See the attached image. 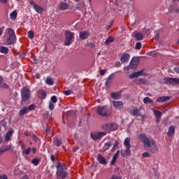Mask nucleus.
Here are the masks:
<instances>
[{"label": "nucleus", "instance_id": "obj_36", "mask_svg": "<svg viewBox=\"0 0 179 179\" xmlns=\"http://www.w3.org/2000/svg\"><path fill=\"white\" fill-rule=\"evenodd\" d=\"M101 129H103V131H109V123H105L103 124H102L101 126Z\"/></svg>", "mask_w": 179, "mask_h": 179}, {"label": "nucleus", "instance_id": "obj_10", "mask_svg": "<svg viewBox=\"0 0 179 179\" xmlns=\"http://www.w3.org/2000/svg\"><path fill=\"white\" fill-rule=\"evenodd\" d=\"M145 72V69H142L141 71L134 72L132 74H131L129 78V79H134L135 78H139V76H146V73H143Z\"/></svg>", "mask_w": 179, "mask_h": 179}, {"label": "nucleus", "instance_id": "obj_8", "mask_svg": "<svg viewBox=\"0 0 179 179\" xmlns=\"http://www.w3.org/2000/svg\"><path fill=\"white\" fill-rule=\"evenodd\" d=\"M106 135H107V132L106 131H101L99 133H91L90 136L92 139H93V141H97V139H101V138H103V136H106Z\"/></svg>", "mask_w": 179, "mask_h": 179}, {"label": "nucleus", "instance_id": "obj_21", "mask_svg": "<svg viewBox=\"0 0 179 179\" xmlns=\"http://www.w3.org/2000/svg\"><path fill=\"white\" fill-rule=\"evenodd\" d=\"M60 10H66L69 8V4L65 2H61L59 5Z\"/></svg>", "mask_w": 179, "mask_h": 179}, {"label": "nucleus", "instance_id": "obj_28", "mask_svg": "<svg viewBox=\"0 0 179 179\" xmlns=\"http://www.w3.org/2000/svg\"><path fill=\"white\" fill-rule=\"evenodd\" d=\"M134 37L136 41H142L143 40V35L139 32L136 33Z\"/></svg>", "mask_w": 179, "mask_h": 179}, {"label": "nucleus", "instance_id": "obj_7", "mask_svg": "<svg viewBox=\"0 0 179 179\" xmlns=\"http://www.w3.org/2000/svg\"><path fill=\"white\" fill-rule=\"evenodd\" d=\"M165 85H179V79L176 78H164Z\"/></svg>", "mask_w": 179, "mask_h": 179}, {"label": "nucleus", "instance_id": "obj_45", "mask_svg": "<svg viewBox=\"0 0 179 179\" xmlns=\"http://www.w3.org/2000/svg\"><path fill=\"white\" fill-rule=\"evenodd\" d=\"M142 48V43L141 42H137L136 44V50H141Z\"/></svg>", "mask_w": 179, "mask_h": 179}, {"label": "nucleus", "instance_id": "obj_4", "mask_svg": "<svg viewBox=\"0 0 179 179\" xmlns=\"http://www.w3.org/2000/svg\"><path fill=\"white\" fill-rule=\"evenodd\" d=\"M8 38H7V43L9 45H13L16 43V34L15 30L12 28H8Z\"/></svg>", "mask_w": 179, "mask_h": 179}, {"label": "nucleus", "instance_id": "obj_12", "mask_svg": "<svg viewBox=\"0 0 179 179\" xmlns=\"http://www.w3.org/2000/svg\"><path fill=\"white\" fill-rule=\"evenodd\" d=\"M12 149V145H1L0 148V156H2L5 152H8V150H10Z\"/></svg>", "mask_w": 179, "mask_h": 179}, {"label": "nucleus", "instance_id": "obj_17", "mask_svg": "<svg viewBox=\"0 0 179 179\" xmlns=\"http://www.w3.org/2000/svg\"><path fill=\"white\" fill-rule=\"evenodd\" d=\"M38 99H44L47 97V92L44 90H40L37 91Z\"/></svg>", "mask_w": 179, "mask_h": 179}, {"label": "nucleus", "instance_id": "obj_40", "mask_svg": "<svg viewBox=\"0 0 179 179\" xmlns=\"http://www.w3.org/2000/svg\"><path fill=\"white\" fill-rule=\"evenodd\" d=\"M146 80H143V78H138L137 80V85H145Z\"/></svg>", "mask_w": 179, "mask_h": 179}, {"label": "nucleus", "instance_id": "obj_43", "mask_svg": "<svg viewBox=\"0 0 179 179\" xmlns=\"http://www.w3.org/2000/svg\"><path fill=\"white\" fill-rule=\"evenodd\" d=\"M64 94H65V96H71V94H73V92L72 90H66L64 92Z\"/></svg>", "mask_w": 179, "mask_h": 179}, {"label": "nucleus", "instance_id": "obj_6", "mask_svg": "<svg viewBox=\"0 0 179 179\" xmlns=\"http://www.w3.org/2000/svg\"><path fill=\"white\" fill-rule=\"evenodd\" d=\"M21 97L22 101H27L31 97L30 90L26 87H22L21 90Z\"/></svg>", "mask_w": 179, "mask_h": 179}, {"label": "nucleus", "instance_id": "obj_56", "mask_svg": "<svg viewBox=\"0 0 179 179\" xmlns=\"http://www.w3.org/2000/svg\"><path fill=\"white\" fill-rule=\"evenodd\" d=\"M0 179H8V176H6V175H0Z\"/></svg>", "mask_w": 179, "mask_h": 179}, {"label": "nucleus", "instance_id": "obj_23", "mask_svg": "<svg viewBox=\"0 0 179 179\" xmlns=\"http://www.w3.org/2000/svg\"><path fill=\"white\" fill-rule=\"evenodd\" d=\"M108 111V106H99L97 108L96 113H107Z\"/></svg>", "mask_w": 179, "mask_h": 179}, {"label": "nucleus", "instance_id": "obj_9", "mask_svg": "<svg viewBox=\"0 0 179 179\" xmlns=\"http://www.w3.org/2000/svg\"><path fill=\"white\" fill-rule=\"evenodd\" d=\"M29 3L33 6V8L34 9L35 11H36L37 13H43V12H44V8H43L41 6L37 5L34 2V1L30 0Z\"/></svg>", "mask_w": 179, "mask_h": 179}, {"label": "nucleus", "instance_id": "obj_46", "mask_svg": "<svg viewBox=\"0 0 179 179\" xmlns=\"http://www.w3.org/2000/svg\"><path fill=\"white\" fill-rule=\"evenodd\" d=\"M50 100H51V103H57V101H58V99H57V96H52L51 98H50Z\"/></svg>", "mask_w": 179, "mask_h": 179}, {"label": "nucleus", "instance_id": "obj_22", "mask_svg": "<svg viewBox=\"0 0 179 179\" xmlns=\"http://www.w3.org/2000/svg\"><path fill=\"white\" fill-rule=\"evenodd\" d=\"M3 82V77L0 76V89H9V85Z\"/></svg>", "mask_w": 179, "mask_h": 179}, {"label": "nucleus", "instance_id": "obj_15", "mask_svg": "<svg viewBox=\"0 0 179 179\" xmlns=\"http://www.w3.org/2000/svg\"><path fill=\"white\" fill-rule=\"evenodd\" d=\"M129 58L131 56L128 53H123L122 56L120 58V61L122 64H125V62H128L129 61Z\"/></svg>", "mask_w": 179, "mask_h": 179}, {"label": "nucleus", "instance_id": "obj_54", "mask_svg": "<svg viewBox=\"0 0 179 179\" xmlns=\"http://www.w3.org/2000/svg\"><path fill=\"white\" fill-rule=\"evenodd\" d=\"M45 132L46 135H48V134H50L51 132V129H50L49 127H47Z\"/></svg>", "mask_w": 179, "mask_h": 179}, {"label": "nucleus", "instance_id": "obj_48", "mask_svg": "<svg viewBox=\"0 0 179 179\" xmlns=\"http://www.w3.org/2000/svg\"><path fill=\"white\" fill-rule=\"evenodd\" d=\"M117 159H118L117 157L113 156L110 162V164L112 165L115 164V162H117Z\"/></svg>", "mask_w": 179, "mask_h": 179}, {"label": "nucleus", "instance_id": "obj_1", "mask_svg": "<svg viewBox=\"0 0 179 179\" xmlns=\"http://www.w3.org/2000/svg\"><path fill=\"white\" fill-rule=\"evenodd\" d=\"M138 138L143 142L146 148H149V150L152 152V153H157L159 151V148L157 147V145H156V143L153 141H150L149 138L146 136V134H140L138 136Z\"/></svg>", "mask_w": 179, "mask_h": 179}, {"label": "nucleus", "instance_id": "obj_50", "mask_svg": "<svg viewBox=\"0 0 179 179\" xmlns=\"http://www.w3.org/2000/svg\"><path fill=\"white\" fill-rule=\"evenodd\" d=\"M112 27H113V21L110 22L109 24L106 26V30H110V29H111Z\"/></svg>", "mask_w": 179, "mask_h": 179}, {"label": "nucleus", "instance_id": "obj_41", "mask_svg": "<svg viewBox=\"0 0 179 179\" xmlns=\"http://www.w3.org/2000/svg\"><path fill=\"white\" fill-rule=\"evenodd\" d=\"M98 114L101 117H110V115H111L110 113H98Z\"/></svg>", "mask_w": 179, "mask_h": 179}, {"label": "nucleus", "instance_id": "obj_2", "mask_svg": "<svg viewBox=\"0 0 179 179\" xmlns=\"http://www.w3.org/2000/svg\"><path fill=\"white\" fill-rule=\"evenodd\" d=\"M57 176L59 178L64 179L68 176V172L66 170V165L61 162H57Z\"/></svg>", "mask_w": 179, "mask_h": 179}, {"label": "nucleus", "instance_id": "obj_30", "mask_svg": "<svg viewBox=\"0 0 179 179\" xmlns=\"http://www.w3.org/2000/svg\"><path fill=\"white\" fill-rule=\"evenodd\" d=\"M13 135V129L9 130L7 134H6V141H10V138Z\"/></svg>", "mask_w": 179, "mask_h": 179}, {"label": "nucleus", "instance_id": "obj_44", "mask_svg": "<svg viewBox=\"0 0 179 179\" xmlns=\"http://www.w3.org/2000/svg\"><path fill=\"white\" fill-rule=\"evenodd\" d=\"M110 83H111V76H109L105 83L106 87H108V85H110Z\"/></svg>", "mask_w": 179, "mask_h": 179}, {"label": "nucleus", "instance_id": "obj_60", "mask_svg": "<svg viewBox=\"0 0 179 179\" xmlns=\"http://www.w3.org/2000/svg\"><path fill=\"white\" fill-rule=\"evenodd\" d=\"M113 156L118 158V156H120V150H117V152Z\"/></svg>", "mask_w": 179, "mask_h": 179}, {"label": "nucleus", "instance_id": "obj_13", "mask_svg": "<svg viewBox=\"0 0 179 179\" xmlns=\"http://www.w3.org/2000/svg\"><path fill=\"white\" fill-rule=\"evenodd\" d=\"M36 110V106L34 104H31L29 107H23L20 113H27V111H34Z\"/></svg>", "mask_w": 179, "mask_h": 179}, {"label": "nucleus", "instance_id": "obj_63", "mask_svg": "<svg viewBox=\"0 0 179 179\" xmlns=\"http://www.w3.org/2000/svg\"><path fill=\"white\" fill-rule=\"evenodd\" d=\"M77 150H79V147L73 148V152H76Z\"/></svg>", "mask_w": 179, "mask_h": 179}, {"label": "nucleus", "instance_id": "obj_37", "mask_svg": "<svg viewBox=\"0 0 179 179\" xmlns=\"http://www.w3.org/2000/svg\"><path fill=\"white\" fill-rule=\"evenodd\" d=\"M27 36L31 40H33V38H34V32L30 30L28 31Z\"/></svg>", "mask_w": 179, "mask_h": 179}, {"label": "nucleus", "instance_id": "obj_25", "mask_svg": "<svg viewBox=\"0 0 179 179\" xmlns=\"http://www.w3.org/2000/svg\"><path fill=\"white\" fill-rule=\"evenodd\" d=\"M97 159H98V162L101 164H107V161L106 160V157H103L101 155L99 154Z\"/></svg>", "mask_w": 179, "mask_h": 179}, {"label": "nucleus", "instance_id": "obj_52", "mask_svg": "<svg viewBox=\"0 0 179 179\" xmlns=\"http://www.w3.org/2000/svg\"><path fill=\"white\" fill-rule=\"evenodd\" d=\"M5 31V27H0V36H2V34L3 33V31Z\"/></svg>", "mask_w": 179, "mask_h": 179}, {"label": "nucleus", "instance_id": "obj_11", "mask_svg": "<svg viewBox=\"0 0 179 179\" xmlns=\"http://www.w3.org/2000/svg\"><path fill=\"white\" fill-rule=\"evenodd\" d=\"M139 65V57H134L132 58L131 61L130 62V68L131 69H134L136 66Z\"/></svg>", "mask_w": 179, "mask_h": 179}, {"label": "nucleus", "instance_id": "obj_55", "mask_svg": "<svg viewBox=\"0 0 179 179\" xmlns=\"http://www.w3.org/2000/svg\"><path fill=\"white\" fill-rule=\"evenodd\" d=\"M115 66H116L117 68H119V66H121V62H120L119 61L116 62L115 63Z\"/></svg>", "mask_w": 179, "mask_h": 179}, {"label": "nucleus", "instance_id": "obj_62", "mask_svg": "<svg viewBox=\"0 0 179 179\" xmlns=\"http://www.w3.org/2000/svg\"><path fill=\"white\" fill-rule=\"evenodd\" d=\"M174 71L176 72V73H179V67H175Z\"/></svg>", "mask_w": 179, "mask_h": 179}, {"label": "nucleus", "instance_id": "obj_35", "mask_svg": "<svg viewBox=\"0 0 179 179\" xmlns=\"http://www.w3.org/2000/svg\"><path fill=\"white\" fill-rule=\"evenodd\" d=\"M86 139H87V136H83L79 139V143L80 145H85L86 143Z\"/></svg>", "mask_w": 179, "mask_h": 179}, {"label": "nucleus", "instance_id": "obj_26", "mask_svg": "<svg viewBox=\"0 0 179 179\" xmlns=\"http://www.w3.org/2000/svg\"><path fill=\"white\" fill-rule=\"evenodd\" d=\"M118 129V124L116 123H109V131H117Z\"/></svg>", "mask_w": 179, "mask_h": 179}, {"label": "nucleus", "instance_id": "obj_49", "mask_svg": "<svg viewBox=\"0 0 179 179\" xmlns=\"http://www.w3.org/2000/svg\"><path fill=\"white\" fill-rule=\"evenodd\" d=\"M54 108H55L54 103L50 102V103H49V109L52 110H54Z\"/></svg>", "mask_w": 179, "mask_h": 179}, {"label": "nucleus", "instance_id": "obj_14", "mask_svg": "<svg viewBox=\"0 0 179 179\" xmlns=\"http://www.w3.org/2000/svg\"><path fill=\"white\" fill-rule=\"evenodd\" d=\"M113 106L117 110H122L124 108V103L122 101H114L113 102Z\"/></svg>", "mask_w": 179, "mask_h": 179}, {"label": "nucleus", "instance_id": "obj_5", "mask_svg": "<svg viewBox=\"0 0 179 179\" xmlns=\"http://www.w3.org/2000/svg\"><path fill=\"white\" fill-rule=\"evenodd\" d=\"M65 38L66 41L64 42V45L69 47L70 44H72V43L75 41V34L71 31H67L65 34Z\"/></svg>", "mask_w": 179, "mask_h": 179}, {"label": "nucleus", "instance_id": "obj_53", "mask_svg": "<svg viewBox=\"0 0 179 179\" xmlns=\"http://www.w3.org/2000/svg\"><path fill=\"white\" fill-rule=\"evenodd\" d=\"M131 114L134 117H139V115H141V113H131Z\"/></svg>", "mask_w": 179, "mask_h": 179}, {"label": "nucleus", "instance_id": "obj_47", "mask_svg": "<svg viewBox=\"0 0 179 179\" xmlns=\"http://www.w3.org/2000/svg\"><path fill=\"white\" fill-rule=\"evenodd\" d=\"M104 146L106 148V149H108V148L113 146V143L111 141L107 142L105 143Z\"/></svg>", "mask_w": 179, "mask_h": 179}, {"label": "nucleus", "instance_id": "obj_38", "mask_svg": "<svg viewBox=\"0 0 179 179\" xmlns=\"http://www.w3.org/2000/svg\"><path fill=\"white\" fill-rule=\"evenodd\" d=\"M31 152V148H28L22 150V155H30Z\"/></svg>", "mask_w": 179, "mask_h": 179}, {"label": "nucleus", "instance_id": "obj_31", "mask_svg": "<svg viewBox=\"0 0 179 179\" xmlns=\"http://www.w3.org/2000/svg\"><path fill=\"white\" fill-rule=\"evenodd\" d=\"M162 114L163 113H155L157 124H160V118H162Z\"/></svg>", "mask_w": 179, "mask_h": 179}, {"label": "nucleus", "instance_id": "obj_59", "mask_svg": "<svg viewBox=\"0 0 179 179\" xmlns=\"http://www.w3.org/2000/svg\"><path fill=\"white\" fill-rule=\"evenodd\" d=\"M50 159H51L52 162H55V157H54V155H50Z\"/></svg>", "mask_w": 179, "mask_h": 179}, {"label": "nucleus", "instance_id": "obj_18", "mask_svg": "<svg viewBox=\"0 0 179 179\" xmlns=\"http://www.w3.org/2000/svg\"><path fill=\"white\" fill-rule=\"evenodd\" d=\"M89 36H90V34L87 31H81L79 34L80 40H87Z\"/></svg>", "mask_w": 179, "mask_h": 179}, {"label": "nucleus", "instance_id": "obj_16", "mask_svg": "<svg viewBox=\"0 0 179 179\" xmlns=\"http://www.w3.org/2000/svg\"><path fill=\"white\" fill-rule=\"evenodd\" d=\"M53 145L57 146V148H59V146L62 145V140L59 139V138H58V136L54 137Z\"/></svg>", "mask_w": 179, "mask_h": 179}, {"label": "nucleus", "instance_id": "obj_32", "mask_svg": "<svg viewBox=\"0 0 179 179\" xmlns=\"http://www.w3.org/2000/svg\"><path fill=\"white\" fill-rule=\"evenodd\" d=\"M144 104H153V100L150 99V97L147 96L145 97L143 99Z\"/></svg>", "mask_w": 179, "mask_h": 179}, {"label": "nucleus", "instance_id": "obj_27", "mask_svg": "<svg viewBox=\"0 0 179 179\" xmlns=\"http://www.w3.org/2000/svg\"><path fill=\"white\" fill-rule=\"evenodd\" d=\"M17 17V11L15 10L10 13V20H16Z\"/></svg>", "mask_w": 179, "mask_h": 179}, {"label": "nucleus", "instance_id": "obj_42", "mask_svg": "<svg viewBox=\"0 0 179 179\" xmlns=\"http://www.w3.org/2000/svg\"><path fill=\"white\" fill-rule=\"evenodd\" d=\"M6 125H8V122H6V121L5 120H1L0 122V127H3V128H6Z\"/></svg>", "mask_w": 179, "mask_h": 179}, {"label": "nucleus", "instance_id": "obj_58", "mask_svg": "<svg viewBox=\"0 0 179 179\" xmlns=\"http://www.w3.org/2000/svg\"><path fill=\"white\" fill-rule=\"evenodd\" d=\"M32 139H34L35 141H37V140L38 139V138L37 137V136H36V134H34L32 136Z\"/></svg>", "mask_w": 179, "mask_h": 179}, {"label": "nucleus", "instance_id": "obj_3", "mask_svg": "<svg viewBox=\"0 0 179 179\" xmlns=\"http://www.w3.org/2000/svg\"><path fill=\"white\" fill-rule=\"evenodd\" d=\"M124 145L126 150L120 151L121 156H122V157H128V156H131V138H126L124 141Z\"/></svg>", "mask_w": 179, "mask_h": 179}, {"label": "nucleus", "instance_id": "obj_64", "mask_svg": "<svg viewBox=\"0 0 179 179\" xmlns=\"http://www.w3.org/2000/svg\"><path fill=\"white\" fill-rule=\"evenodd\" d=\"M73 138H74V139H78V138H79V136L78 135V134H74V135H73Z\"/></svg>", "mask_w": 179, "mask_h": 179}, {"label": "nucleus", "instance_id": "obj_19", "mask_svg": "<svg viewBox=\"0 0 179 179\" xmlns=\"http://www.w3.org/2000/svg\"><path fill=\"white\" fill-rule=\"evenodd\" d=\"M170 100V96H159L156 99L157 103H166Z\"/></svg>", "mask_w": 179, "mask_h": 179}, {"label": "nucleus", "instance_id": "obj_29", "mask_svg": "<svg viewBox=\"0 0 179 179\" xmlns=\"http://www.w3.org/2000/svg\"><path fill=\"white\" fill-rule=\"evenodd\" d=\"M115 38L113 36H109L105 41V45H110L111 43H114L115 41Z\"/></svg>", "mask_w": 179, "mask_h": 179}, {"label": "nucleus", "instance_id": "obj_57", "mask_svg": "<svg viewBox=\"0 0 179 179\" xmlns=\"http://www.w3.org/2000/svg\"><path fill=\"white\" fill-rule=\"evenodd\" d=\"M100 75L101 76H104L106 75V70H101Z\"/></svg>", "mask_w": 179, "mask_h": 179}, {"label": "nucleus", "instance_id": "obj_24", "mask_svg": "<svg viewBox=\"0 0 179 179\" xmlns=\"http://www.w3.org/2000/svg\"><path fill=\"white\" fill-rule=\"evenodd\" d=\"M110 97L113 99V100H120L121 99V93L120 92H113L110 94Z\"/></svg>", "mask_w": 179, "mask_h": 179}, {"label": "nucleus", "instance_id": "obj_20", "mask_svg": "<svg viewBox=\"0 0 179 179\" xmlns=\"http://www.w3.org/2000/svg\"><path fill=\"white\" fill-rule=\"evenodd\" d=\"M166 134H167V136H169V138H171V136H173L174 134H176V127L171 126L168 129V131Z\"/></svg>", "mask_w": 179, "mask_h": 179}, {"label": "nucleus", "instance_id": "obj_34", "mask_svg": "<svg viewBox=\"0 0 179 179\" xmlns=\"http://www.w3.org/2000/svg\"><path fill=\"white\" fill-rule=\"evenodd\" d=\"M9 49L5 46L0 47V52L1 54H8Z\"/></svg>", "mask_w": 179, "mask_h": 179}, {"label": "nucleus", "instance_id": "obj_61", "mask_svg": "<svg viewBox=\"0 0 179 179\" xmlns=\"http://www.w3.org/2000/svg\"><path fill=\"white\" fill-rule=\"evenodd\" d=\"M113 156L118 158V156H120V150H117V152Z\"/></svg>", "mask_w": 179, "mask_h": 179}, {"label": "nucleus", "instance_id": "obj_51", "mask_svg": "<svg viewBox=\"0 0 179 179\" xmlns=\"http://www.w3.org/2000/svg\"><path fill=\"white\" fill-rule=\"evenodd\" d=\"M150 156V155L148 152L143 153V157H149Z\"/></svg>", "mask_w": 179, "mask_h": 179}, {"label": "nucleus", "instance_id": "obj_39", "mask_svg": "<svg viewBox=\"0 0 179 179\" xmlns=\"http://www.w3.org/2000/svg\"><path fill=\"white\" fill-rule=\"evenodd\" d=\"M32 164H34V166H38V164H40V159L34 158L32 160Z\"/></svg>", "mask_w": 179, "mask_h": 179}, {"label": "nucleus", "instance_id": "obj_33", "mask_svg": "<svg viewBox=\"0 0 179 179\" xmlns=\"http://www.w3.org/2000/svg\"><path fill=\"white\" fill-rule=\"evenodd\" d=\"M45 83L46 85L52 86L54 85V80H52V78H51V77H47L45 79Z\"/></svg>", "mask_w": 179, "mask_h": 179}]
</instances>
